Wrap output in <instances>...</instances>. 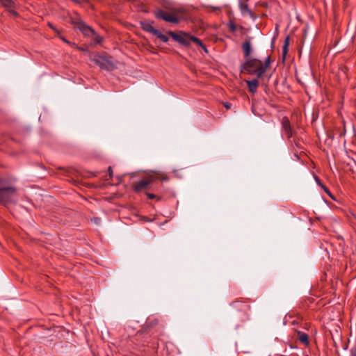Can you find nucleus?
I'll list each match as a JSON object with an SVG mask.
<instances>
[{
  "mask_svg": "<svg viewBox=\"0 0 356 356\" xmlns=\"http://www.w3.org/2000/svg\"><path fill=\"white\" fill-rule=\"evenodd\" d=\"M171 11L172 13H169L162 9H158L154 11V16L156 19H162L166 22L176 24H179L180 21L177 17V15L181 13V10L178 8H172Z\"/></svg>",
  "mask_w": 356,
  "mask_h": 356,
  "instance_id": "6",
  "label": "nucleus"
},
{
  "mask_svg": "<svg viewBox=\"0 0 356 356\" xmlns=\"http://www.w3.org/2000/svg\"><path fill=\"white\" fill-rule=\"evenodd\" d=\"M245 82L248 85L249 91L252 94H254L259 86V82L257 79H253L252 80H245Z\"/></svg>",
  "mask_w": 356,
  "mask_h": 356,
  "instance_id": "13",
  "label": "nucleus"
},
{
  "mask_svg": "<svg viewBox=\"0 0 356 356\" xmlns=\"http://www.w3.org/2000/svg\"><path fill=\"white\" fill-rule=\"evenodd\" d=\"M78 29H79L85 35L87 36L95 34V31L85 23L81 24Z\"/></svg>",
  "mask_w": 356,
  "mask_h": 356,
  "instance_id": "14",
  "label": "nucleus"
},
{
  "mask_svg": "<svg viewBox=\"0 0 356 356\" xmlns=\"http://www.w3.org/2000/svg\"><path fill=\"white\" fill-rule=\"evenodd\" d=\"M48 26H49V28H51L52 30H54V31H55L58 32V30H57V29L54 26V25H53L51 23L49 22V23H48Z\"/></svg>",
  "mask_w": 356,
  "mask_h": 356,
  "instance_id": "29",
  "label": "nucleus"
},
{
  "mask_svg": "<svg viewBox=\"0 0 356 356\" xmlns=\"http://www.w3.org/2000/svg\"><path fill=\"white\" fill-rule=\"evenodd\" d=\"M1 5L7 8H14L15 6V0H0Z\"/></svg>",
  "mask_w": 356,
  "mask_h": 356,
  "instance_id": "17",
  "label": "nucleus"
},
{
  "mask_svg": "<svg viewBox=\"0 0 356 356\" xmlns=\"http://www.w3.org/2000/svg\"><path fill=\"white\" fill-rule=\"evenodd\" d=\"M206 53L208 52V50L206 47V46L203 44V46L202 47H200Z\"/></svg>",
  "mask_w": 356,
  "mask_h": 356,
  "instance_id": "30",
  "label": "nucleus"
},
{
  "mask_svg": "<svg viewBox=\"0 0 356 356\" xmlns=\"http://www.w3.org/2000/svg\"><path fill=\"white\" fill-rule=\"evenodd\" d=\"M251 39V37H248L247 38H245V41L242 44L241 47L243 51V56L245 59L252 58Z\"/></svg>",
  "mask_w": 356,
  "mask_h": 356,
  "instance_id": "11",
  "label": "nucleus"
},
{
  "mask_svg": "<svg viewBox=\"0 0 356 356\" xmlns=\"http://www.w3.org/2000/svg\"><path fill=\"white\" fill-rule=\"evenodd\" d=\"M154 22L149 23L145 21L140 22V28L145 32H148L155 36H156L159 39H160L163 42H168L169 41V38L167 35L163 34L160 31L153 27L152 24Z\"/></svg>",
  "mask_w": 356,
  "mask_h": 356,
  "instance_id": "9",
  "label": "nucleus"
},
{
  "mask_svg": "<svg viewBox=\"0 0 356 356\" xmlns=\"http://www.w3.org/2000/svg\"><path fill=\"white\" fill-rule=\"evenodd\" d=\"M315 180H316V184L321 188L324 190V191L333 200H334V196L332 195V194L331 193V192L330 191V190L327 188V187H326L322 182L320 180V179L317 177V176H315Z\"/></svg>",
  "mask_w": 356,
  "mask_h": 356,
  "instance_id": "16",
  "label": "nucleus"
},
{
  "mask_svg": "<svg viewBox=\"0 0 356 356\" xmlns=\"http://www.w3.org/2000/svg\"><path fill=\"white\" fill-rule=\"evenodd\" d=\"M166 33L172 37V38L179 44L183 47H188L191 45V42L195 43L199 47L203 46V42L198 38L195 37L190 33L179 31L178 32H175L172 31H168Z\"/></svg>",
  "mask_w": 356,
  "mask_h": 356,
  "instance_id": "4",
  "label": "nucleus"
},
{
  "mask_svg": "<svg viewBox=\"0 0 356 356\" xmlns=\"http://www.w3.org/2000/svg\"><path fill=\"white\" fill-rule=\"evenodd\" d=\"M271 63L270 55H268L264 62V65H261L254 70L253 75L257 76V79L261 78L267 70L270 67Z\"/></svg>",
  "mask_w": 356,
  "mask_h": 356,
  "instance_id": "10",
  "label": "nucleus"
},
{
  "mask_svg": "<svg viewBox=\"0 0 356 356\" xmlns=\"http://www.w3.org/2000/svg\"><path fill=\"white\" fill-rule=\"evenodd\" d=\"M91 220L96 225H99L101 222V218L99 217H95Z\"/></svg>",
  "mask_w": 356,
  "mask_h": 356,
  "instance_id": "24",
  "label": "nucleus"
},
{
  "mask_svg": "<svg viewBox=\"0 0 356 356\" xmlns=\"http://www.w3.org/2000/svg\"><path fill=\"white\" fill-rule=\"evenodd\" d=\"M158 180L161 181H168L169 180V177L162 172H154V174L149 175L139 181L134 183L131 186L132 190L136 193H139L146 188L154 191V189L149 187V186Z\"/></svg>",
  "mask_w": 356,
  "mask_h": 356,
  "instance_id": "3",
  "label": "nucleus"
},
{
  "mask_svg": "<svg viewBox=\"0 0 356 356\" xmlns=\"http://www.w3.org/2000/svg\"><path fill=\"white\" fill-rule=\"evenodd\" d=\"M239 7L242 13H248L249 15H252V12L249 9L248 5L247 3H243L241 1H240Z\"/></svg>",
  "mask_w": 356,
  "mask_h": 356,
  "instance_id": "20",
  "label": "nucleus"
},
{
  "mask_svg": "<svg viewBox=\"0 0 356 356\" xmlns=\"http://www.w3.org/2000/svg\"><path fill=\"white\" fill-rule=\"evenodd\" d=\"M294 156L297 158V159H300V157H299L298 153L295 152Z\"/></svg>",
  "mask_w": 356,
  "mask_h": 356,
  "instance_id": "32",
  "label": "nucleus"
},
{
  "mask_svg": "<svg viewBox=\"0 0 356 356\" xmlns=\"http://www.w3.org/2000/svg\"><path fill=\"white\" fill-rule=\"evenodd\" d=\"M297 338L298 340L305 346H309V336L305 332H303L302 331H297Z\"/></svg>",
  "mask_w": 356,
  "mask_h": 356,
  "instance_id": "15",
  "label": "nucleus"
},
{
  "mask_svg": "<svg viewBox=\"0 0 356 356\" xmlns=\"http://www.w3.org/2000/svg\"><path fill=\"white\" fill-rule=\"evenodd\" d=\"M108 175H109L110 178H112L113 176V169H112V168L111 166L108 167Z\"/></svg>",
  "mask_w": 356,
  "mask_h": 356,
  "instance_id": "27",
  "label": "nucleus"
},
{
  "mask_svg": "<svg viewBox=\"0 0 356 356\" xmlns=\"http://www.w3.org/2000/svg\"><path fill=\"white\" fill-rule=\"evenodd\" d=\"M145 195L148 197V198H149L151 200L156 199L157 201H159V200H161V198L160 197H157L154 193H148V192H145Z\"/></svg>",
  "mask_w": 356,
  "mask_h": 356,
  "instance_id": "22",
  "label": "nucleus"
},
{
  "mask_svg": "<svg viewBox=\"0 0 356 356\" xmlns=\"http://www.w3.org/2000/svg\"><path fill=\"white\" fill-rule=\"evenodd\" d=\"M71 23L74 26L75 28L79 29L81 24L84 22L81 19L80 17L76 15L75 17H71Z\"/></svg>",
  "mask_w": 356,
  "mask_h": 356,
  "instance_id": "18",
  "label": "nucleus"
},
{
  "mask_svg": "<svg viewBox=\"0 0 356 356\" xmlns=\"http://www.w3.org/2000/svg\"><path fill=\"white\" fill-rule=\"evenodd\" d=\"M17 201V188L9 184L8 181L0 177V204L8 207Z\"/></svg>",
  "mask_w": 356,
  "mask_h": 356,
  "instance_id": "2",
  "label": "nucleus"
},
{
  "mask_svg": "<svg viewBox=\"0 0 356 356\" xmlns=\"http://www.w3.org/2000/svg\"><path fill=\"white\" fill-rule=\"evenodd\" d=\"M227 26L229 27V30L232 32H234L236 31L237 29V26L232 21H230L228 24H227Z\"/></svg>",
  "mask_w": 356,
  "mask_h": 356,
  "instance_id": "21",
  "label": "nucleus"
},
{
  "mask_svg": "<svg viewBox=\"0 0 356 356\" xmlns=\"http://www.w3.org/2000/svg\"><path fill=\"white\" fill-rule=\"evenodd\" d=\"M348 348V345H346L345 347L343 348L344 350H346Z\"/></svg>",
  "mask_w": 356,
  "mask_h": 356,
  "instance_id": "33",
  "label": "nucleus"
},
{
  "mask_svg": "<svg viewBox=\"0 0 356 356\" xmlns=\"http://www.w3.org/2000/svg\"><path fill=\"white\" fill-rule=\"evenodd\" d=\"M290 142L291 143V146H292L293 148H294V146L296 147L298 149L300 148V143H299V142L296 139H293V140H290Z\"/></svg>",
  "mask_w": 356,
  "mask_h": 356,
  "instance_id": "23",
  "label": "nucleus"
},
{
  "mask_svg": "<svg viewBox=\"0 0 356 356\" xmlns=\"http://www.w3.org/2000/svg\"><path fill=\"white\" fill-rule=\"evenodd\" d=\"M261 65H264V63L258 58L252 57L246 58L240 66V72L253 75L254 70L261 66Z\"/></svg>",
  "mask_w": 356,
  "mask_h": 356,
  "instance_id": "7",
  "label": "nucleus"
},
{
  "mask_svg": "<svg viewBox=\"0 0 356 356\" xmlns=\"http://www.w3.org/2000/svg\"><path fill=\"white\" fill-rule=\"evenodd\" d=\"M159 321L157 318H148L145 325L141 330L137 332L136 337L137 340L145 338L143 342H149L151 335L154 334L157 330L156 327L159 325Z\"/></svg>",
  "mask_w": 356,
  "mask_h": 356,
  "instance_id": "5",
  "label": "nucleus"
},
{
  "mask_svg": "<svg viewBox=\"0 0 356 356\" xmlns=\"http://www.w3.org/2000/svg\"><path fill=\"white\" fill-rule=\"evenodd\" d=\"M72 1L74 2L75 3L80 4L81 1L79 0H71Z\"/></svg>",
  "mask_w": 356,
  "mask_h": 356,
  "instance_id": "31",
  "label": "nucleus"
},
{
  "mask_svg": "<svg viewBox=\"0 0 356 356\" xmlns=\"http://www.w3.org/2000/svg\"><path fill=\"white\" fill-rule=\"evenodd\" d=\"M95 42L97 43H101L103 40V38L100 35H95Z\"/></svg>",
  "mask_w": 356,
  "mask_h": 356,
  "instance_id": "25",
  "label": "nucleus"
},
{
  "mask_svg": "<svg viewBox=\"0 0 356 356\" xmlns=\"http://www.w3.org/2000/svg\"><path fill=\"white\" fill-rule=\"evenodd\" d=\"M92 60L102 70L112 71L115 67L112 57L110 56L95 55Z\"/></svg>",
  "mask_w": 356,
  "mask_h": 356,
  "instance_id": "8",
  "label": "nucleus"
},
{
  "mask_svg": "<svg viewBox=\"0 0 356 356\" xmlns=\"http://www.w3.org/2000/svg\"><path fill=\"white\" fill-rule=\"evenodd\" d=\"M223 106L228 110V109L231 108L232 104L228 102H223Z\"/></svg>",
  "mask_w": 356,
  "mask_h": 356,
  "instance_id": "26",
  "label": "nucleus"
},
{
  "mask_svg": "<svg viewBox=\"0 0 356 356\" xmlns=\"http://www.w3.org/2000/svg\"><path fill=\"white\" fill-rule=\"evenodd\" d=\"M63 40H64L65 42H68V41H67L66 39H63Z\"/></svg>",
  "mask_w": 356,
  "mask_h": 356,
  "instance_id": "34",
  "label": "nucleus"
},
{
  "mask_svg": "<svg viewBox=\"0 0 356 356\" xmlns=\"http://www.w3.org/2000/svg\"><path fill=\"white\" fill-rule=\"evenodd\" d=\"M230 307L231 321L234 327L237 329L241 324L249 320L248 311L250 309V305L244 302L236 300L230 303Z\"/></svg>",
  "mask_w": 356,
  "mask_h": 356,
  "instance_id": "1",
  "label": "nucleus"
},
{
  "mask_svg": "<svg viewBox=\"0 0 356 356\" xmlns=\"http://www.w3.org/2000/svg\"><path fill=\"white\" fill-rule=\"evenodd\" d=\"M289 40H290V37L289 35H287L286 38H285L284 40V45L282 47V56H283V59L285 58V56L288 52V47L289 45Z\"/></svg>",
  "mask_w": 356,
  "mask_h": 356,
  "instance_id": "19",
  "label": "nucleus"
},
{
  "mask_svg": "<svg viewBox=\"0 0 356 356\" xmlns=\"http://www.w3.org/2000/svg\"><path fill=\"white\" fill-rule=\"evenodd\" d=\"M282 127L288 139H290L293 136V130L291 126L289 118L286 116L282 118Z\"/></svg>",
  "mask_w": 356,
  "mask_h": 356,
  "instance_id": "12",
  "label": "nucleus"
},
{
  "mask_svg": "<svg viewBox=\"0 0 356 356\" xmlns=\"http://www.w3.org/2000/svg\"><path fill=\"white\" fill-rule=\"evenodd\" d=\"M9 13H11L12 15H15V16H18V13L17 12H16L15 10H13V8H9L8 10Z\"/></svg>",
  "mask_w": 356,
  "mask_h": 356,
  "instance_id": "28",
  "label": "nucleus"
}]
</instances>
